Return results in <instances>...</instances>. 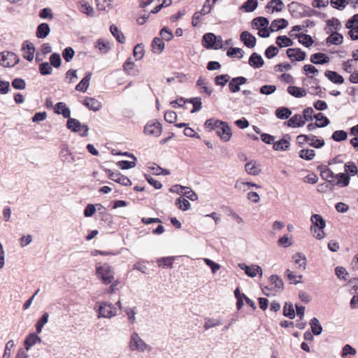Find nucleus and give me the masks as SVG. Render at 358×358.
<instances>
[{
    "label": "nucleus",
    "mask_w": 358,
    "mask_h": 358,
    "mask_svg": "<svg viewBox=\"0 0 358 358\" xmlns=\"http://www.w3.org/2000/svg\"><path fill=\"white\" fill-rule=\"evenodd\" d=\"M96 273L103 284L109 285L114 280L115 271L108 263L96 266Z\"/></svg>",
    "instance_id": "f257e3e1"
},
{
    "label": "nucleus",
    "mask_w": 358,
    "mask_h": 358,
    "mask_svg": "<svg viewBox=\"0 0 358 358\" xmlns=\"http://www.w3.org/2000/svg\"><path fill=\"white\" fill-rule=\"evenodd\" d=\"M310 221L313 224L310 228L311 231L315 234L316 230H317L318 233L315 235V238L319 240L322 239L324 237L323 229L326 227V221L318 214L313 215L310 217Z\"/></svg>",
    "instance_id": "f03ea898"
},
{
    "label": "nucleus",
    "mask_w": 358,
    "mask_h": 358,
    "mask_svg": "<svg viewBox=\"0 0 358 358\" xmlns=\"http://www.w3.org/2000/svg\"><path fill=\"white\" fill-rule=\"evenodd\" d=\"M222 38L213 33L205 34L202 38V45L207 49L218 50L222 48Z\"/></svg>",
    "instance_id": "7ed1b4c3"
},
{
    "label": "nucleus",
    "mask_w": 358,
    "mask_h": 358,
    "mask_svg": "<svg viewBox=\"0 0 358 358\" xmlns=\"http://www.w3.org/2000/svg\"><path fill=\"white\" fill-rule=\"evenodd\" d=\"M129 348L131 351L144 352L145 350L150 351L151 347L146 344L140 337L138 334L134 332L131 334L129 343Z\"/></svg>",
    "instance_id": "20e7f679"
},
{
    "label": "nucleus",
    "mask_w": 358,
    "mask_h": 358,
    "mask_svg": "<svg viewBox=\"0 0 358 358\" xmlns=\"http://www.w3.org/2000/svg\"><path fill=\"white\" fill-rule=\"evenodd\" d=\"M66 127L73 132L78 133L81 136H88L89 127L81 124L77 119L70 117L67 120Z\"/></svg>",
    "instance_id": "39448f33"
},
{
    "label": "nucleus",
    "mask_w": 358,
    "mask_h": 358,
    "mask_svg": "<svg viewBox=\"0 0 358 358\" xmlns=\"http://www.w3.org/2000/svg\"><path fill=\"white\" fill-rule=\"evenodd\" d=\"M99 317L110 318L117 313L115 307L110 303L101 302L98 308Z\"/></svg>",
    "instance_id": "423d86ee"
},
{
    "label": "nucleus",
    "mask_w": 358,
    "mask_h": 358,
    "mask_svg": "<svg viewBox=\"0 0 358 358\" xmlns=\"http://www.w3.org/2000/svg\"><path fill=\"white\" fill-rule=\"evenodd\" d=\"M19 62L18 57L11 52H3L0 53V65L4 67H12Z\"/></svg>",
    "instance_id": "0eeeda50"
},
{
    "label": "nucleus",
    "mask_w": 358,
    "mask_h": 358,
    "mask_svg": "<svg viewBox=\"0 0 358 358\" xmlns=\"http://www.w3.org/2000/svg\"><path fill=\"white\" fill-rule=\"evenodd\" d=\"M219 127L217 129V134L224 142H228L231 138L232 133L229 125L226 122H219Z\"/></svg>",
    "instance_id": "6e6552de"
},
{
    "label": "nucleus",
    "mask_w": 358,
    "mask_h": 358,
    "mask_svg": "<svg viewBox=\"0 0 358 358\" xmlns=\"http://www.w3.org/2000/svg\"><path fill=\"white\" fill-rule=\"evenodd\" d=\"M105 171L108 174V178L111 180L121 184L124 186H130L131 185V180L125 176H123L120 172H113L110 169H105Z\"/></svg>",
    "instance_id": "1a4fd4ad"
},
{
    "label": "nucleus",
    "mask_w": 358,
    "mask_h": 358,
    "mask_svg": "<svg viewBox=\"0 0 358 358\" xmlns=\"http://www.w3.org/2000/svg\"><path fill=\"white\" fill-rule=\"evenodd\" d=\"M176 100L178 102V106L180 107H182L186 103L192 104L193 108L191 110L192 113H196V112L200 110L201 108L202 103H201V99L200 97H194V98L186 99L181 97Z\"/></svg>",
    "instance_id": "9d476101"
},
{
    "label": "nucleus",
    "mask_w": 358,
    "mask_h": 358,
    "mask_svg": "<svg viewBox=\"0 0 358 358\" xmlns=\"http://www.w3.org/2000/svg\"><path fill=\"white\" fill-rule=\"evenodd\" d=\"M59 158L63 163L71 164L76 162V157L68 148L67 145L64 144L62 145L61 150L59 152Z\"/></svg>",
    "instance_id": "9b49d317"
},
{
    "label": "nucleus",
    "mask_w": 358,
    "mask_h": 358,
    "mask_svg": "<svg viewBox=\"0 0 358 358\" xmlns=\"http://www.w3.org/2000/svg\"><path fill=\"white\" fill-rule=\"evenodd\" d=\"M144 133L147 135L159 136L162 133V125L159 122H148L144 127Z\"/></svg>",
    "instance_id": "f8f14e48"
},
{
    "label": "nucleus",
    "mask_w": 358,
    "mask_h": 358,
    "mask_svg": "<svg viewBox=\"0 0 358 358\" xmlns=\"http://www.w3.org/2000/svg\"><path fill=\"white\" fill-rule=\"evenodd\" d=\"M241 269L243 270L245 273L250 277L254 278L257 274L262 275V269L259 266L253 265L252 266H248L245 263L238 264Z\"/></svg>",
    "instance_id": "ddd939ff"
},
{
    "label": "nucleus",
    "mask_w": 358,
    "mask_h": 358,
    "mask_svg": "<svg viewBox=\"0 0 358 358\" xmlns=\"http://www.w3.org/2000/svg\"><path fill=\"white\" fill-rule=\"evenodd\" d=\"M287 55L292 61H303L306 57V52L299 48H289Z\"/></svg>",
    "instance_id": "4468645a"
},
{
    "label": "nucleus",
    "mask_w": 358,
    "mask_h": 358,
    "mask_svg": "<svg viewBox=\"0 0 358 358\" xmlns=\"http://www.w3.org/2000/svg\"><path fill=\"white\" fill-rule=\"evenodd\" d=\"M240 39L249 48H252L255 46V37L247 31H243L241 34Z\"/></svg>",
    "instance_id": "2eb2a0df"
},
{
    "label": "nucleus",
    "mask_w": 358,
    "mask_h": 358,
    "mask_svg": "<svg viewBox=\"0 0 358 358\" xmlns=\"http://www.w3.org/2000/svg\"><path fill=\"white\" fill-rule=\"evenodd\" d=\"M23 57L28 61H32L34 57L35 48L31 43L26 41L22 46Z\"/></svg>",
    "instance_id": "dca6fc26"
},
{
    "label": "nucleus",
    "mask_w": 358,
    "mask_h": 358,
    "mask_svg": "<svg viewBox=\"0 0 358 358\" xmlns=\"http://www.w3.org/2000/svg\"><path fill=\"white\" fill-rule=\"evenodd\" d=\"M350 178L348 173H340L336 174L333 186L338 185L341 187H347L349 185Z\"/></svg>",
    "instance_id": "f3484780"
},
{
    "label": "nucleus",
    "mask_w": 358,
    "mask_h": 358,
    "mask_svg": "<svg viewBox=\"0 0 358 358\" xmlns=\"http://www.w3.org/2000/svg\"><path fill=\"white\" fill-rule=\"evenodd\" d=\"M285 124L289 127L296 128L303 126L305 124V120H303L301 115L295 114L291 117L288 121L285 122Z\"/></svg>",
    "instance_id": "a211bd4d"
},
{
    "label": "nucleus",
    "mask_w": 358,
    "mask_h": 358,
    "mask_svg": "<svg viewBox=\"0 0 358 358\" xmlns=\"http://www.w3.org/2000/svg\"><path fill=\"white\" fill-rule=\"evenodd\" d=\"M54 112L58 115H62L64 118H68V120L71 117V110L64 102L56 103L54 108Z\"/></svg>",
    "instance_id": "6ab92c4d"
},
{
    "label": "nucleus",
    "mask_w": 358,
    "mask_h": 358,
    "mask_svg": "<svg viewBox=\"0 0 358 358\" xmlns=\"http://www.w3.org/2000/svg\"><path fill=\"white\" fill-rule=\"evenodd\" d=\"M289 139L290 137L288 134L283 136L282 139L277 142L273 143V148L275 150H281V151H285L287 150L289 147Z\"/></svg>",
    "instance_id": "aec40b11"
},
{
    "label": "nucleus",
    "mask_w": 358,
    "mask_h": 358,
    "mask_svg": "<svg viewBox=\"0 0 358 358\" xmlns=\"http://www.w3.org/2000/svg\"><path fill=\"white\" fill-rule=\"evenodd\" d=\"M136 66L135 62L131 57H129L123 64V69L127 74L134 76L138 73Z\"/></svg>",
    "instance_id": "412c9836"
},
{
    "label": "nucleus",
    "mask_w": 358,
    "mask_h": 358,
    "mask_svg": "<svg viewBox=\"0 0 358 358\" xmlns=\"http://www.w3.org/2000/svg\"><path fill=\"white\" fill-rule=\"evenodd\" d=\"M330 61L329 57L324 53H315L310 57V62L315 64H327Z\"/></svg>",
    "instance_id": "4be33fe9"
},
{
    "label": "nucleus",
    "mask_w": 358,
    "mask_h": 358,
    "mask_svg": "<svg viewBox=\"0 0 358 358\" xmlns=\"http://www.w3.org/2000/svg\"><path fill=\"white\" fill-rule=\"evenodd\" d=\"M83 104L90 110L97 111L101 108V103L96 99L91 97H87L83 100Z\"/></svg>",
    "instance_id": "5701e85b"
},
{
    "label": "nucleus",
    "mask_w": 358,
    "mask_h": 358,
    "mask_svg": "<svg viewBox=\"0 0 358 358\" xmlns=\"http://www.w3.org/2000/svg\"><path fill=\"white\" fill-rule=\"evenodd\" d=\"M320 176L324 180H327L328 182L333 186L336 174H334L330 169L327 166H324L320 170Z\"/></svg>",
    "instance_id": "b1692460"
},
{
    "label": "nucleus",
    "mask_w": 358,
    "mask_h": 358,
    "mask_svg": "<svg viewBox=\"0 0 358 358\" xmlns=\"http://www.w3.org/2000/svg\"><path fill=\"white\" fill-rule=\"evenodd\" d=\"M248 63L253 68L259 69L264 65V60L261 55L254 52L250 57Z\"/></svg>",
    "instance_id": "393cba45"
},
{
    "label": "nucleus",
    "mask_w": 358,
    "mask_h": 358,
    "mask_svg": "<svg viewBox=\"0 0 358 358\" xmlns=\"http://www.w3.org/2000/svg\"><path fill=\"white\" fill-rule=\"evenodd\" d=\"M284 4L281 0H271L268 2L266 8L268 12L273 13L274 11H281L283 9Z\"/></svg>",
    "instance_id": "a878e982"
},
{
    "label": "nucleus",
    "mask_w": 358,
    "mask_h": 358,
    "mask_svg": "<svg viewBox=\"0 0 358 358\" xmlns=\"http://www.w3.org/2000/svg\"><path fill=\"white\" fill-rule=\"evenodd\" d=\"M50 32V29L47 23L40 24L36 29V35L38 38H45Z\"/></svg>",
    "instance_id": "bb28decb"
},
{
    "label": "nucleus",
    "mask_w": 358,
    "mask_h": 358,
    "mask_svg": "<svg viewBox=\"0 0 358 358\" xmlns=\"http://www.w3.org/2000/svg\"><path fill=\"white\" fill-rule=\"evenodd\" d=\"M288 24V22L286 20L283 18L275 20L271 22L270 26L271 31H277L280 29L285 28Z\"/></svg>",
    "instance_id": "cd10ccee"
},
{
    "label": "nucleus",
    "mask_w": 358,
    "mask_h": 358,
    "mask_svg": "<svg viewBox=\"0 0 358 358\" xmlns=\"http://www.w3.org/2000/svg\"><path fill=\"white\" fill-rule=\"evenodd\" d=\"M325 76L335 84H341L343 83V78L336 71H327L325 72Z\"/></svg>",
    "instance_id": "c85d7f7f"
},
{
    "label": "nucleus",
    "mask_w": 358,
    "mask_h": 358,
    "mask_svg": "<svg viewBox=\"0 0 358 358\" xmlns=\"http://www.w3.org/2000/svg\"><path fill=\"white\" fill-rule=\"evenodd\" d=\"M164 46L165 44L162 38L156 37L153 39L152 43V48L154 53H161L164 50Z\"/></svg>",
    "instance_id": "c756f323"
},
{
    "label": "nucleus",
    "mask_w": 358,
    "mask_h": 358,
    "mask_svg": "<svg viewBox=\"0 0 358 358\" xmlns=\"http://www.w3.org/2000/svg\"><path fill=\"white\" fill-rule=\"evenodd\" d=\"M309 324L313 335L318 336L322 332V327L316 317H313L310 320Z\"/></svg>",
    "instance_id": "7c9ffc66"
},
{
    "label": "nucleus",
    "mask_w": 358,
    "mask_h": 358,
    "mask_svg": "<svg viewBox=\"0 0 358 358\" xmlns=\"http://www.w3.org/2000/svg\"><path fill=\"white\" fill-rule=\"evenodd\" d=\"M269 281L274 286L276 291H282L284 289V283L281 278L277 275H272L269 278Z\"/></svg>",
    "instance_id": "2f4dec72"
},
{
    "label": "nucleus",
    "mask_w": 358,
    "mask_h": 358,
    "mask_svg": "<svg viewBox=\"0 0 358 358\" xmlns=\"http://www.w3.org/2000/svg\"><path fill=\"white\" fill-rule=\"evenodd\" d=\"M276 117L280 120H287L292 115V111L287 107H280L275 110Z\"/></svg>",
    "instance_id": "473e14b6"
},
{
    "label": "nucleus",
    "mask_w": 358,
    "mask_h": 358,
    "mask_svg": "<svg viewBox=\"0 0 358 358\" xmlns=\"http://www.w3.org/2000/svg\"><path fill=\"white\" fill-rule=\"evenodd\" d=\"M343 37L341 34L334 32L327 38L326 41L327 43L340 45L343 43Z\"/></svg>",
    "instance_id": "72a5a7b5"
},
{
    "label": "nucleus",
    "mask_w": 358,
    "mask_h": 358,
    "mask_svg": "<svg viewBox=\"0 0 358 358\" xmlns=\"http://www.w3.org/2000/svg\"><path fill=\"white\" fill-rule=\"evenodd\" d=\"M257 0H247L241 6V9L247 13L254 11L257 7Z\"/></svg>",
    "instance_id": "f704fd0d"
},
{
    "label": "nucleus",
    "mask_w": 358,
    "mask_h": 358,
    "mask_svg": "<svg viewBox=\"0 0 358 358\" xmlns=\"http://www.w3.org/2000/svg\"><path fill=\"white\" fill-rule=\"evenodd\" d=\"M252 27L257 29L267 27L268 25V20L264 17H258L252 20Z\"/></svg>",
    "instance_id": "c9c22d12"
},
{
    "label": "nucleus",
    "mask_w": 358,
    "mask_h": 358,
    "mask_svg": "<svg viewBox=\"0 0 358 358\" xmlns=\"http://www.w3.org/2000/svg\"><path fill=\"white\" fill-rule=\"evenodd\" d=\"M80 4V11L90 17L94 15V8L87 2L81 0L79 1Z\"/></svg>",
    "instance_id": "e433bc0d"
},
{
    "label": "nucleus",
    "mask_w": 358,
    "mask_h": 358,
    "mask_svg": "<svg viewBox=\"0 0 358 358\" xmlns=\"http://www.w3.org/2000/svg\"><path fill=\"white\" fill-rule=\"evenodd\" d=\"M283 315L289 318L294 319L296 316L293 304L291 302H286L283 307Z\"/></svg>",
    "instance_id": "4c0bfd02"
},
{
    "label": "nucleus",
    "mask_w": 358,
    "mask_h": 358,
    "mask_svg": "<svg viewBox=\"0 0 358 358\" xmlns=\"http://www.w3.org/2000/svg\"><path fill=\"white\" fill-rule=\"evenodd\" d=\"M313 117L316 120V122H317L320 128L325 127L330 123L329 120L322 113L314 115Z\"/></svg>",
    "instance_id": "58836bf2"
},
{
    "label": "nucleus",
    "mask_w": 358,
    "mask_h": 358,
    "mask_svg": "<svg viewBox=\"0 0 358 358\" xmlns=\"http://www.w3.org/2000/svg\"><path fill=\"white\" fill-rule=\"evenodd\" d=\"M174 259V257H161L157 260V262L159 267L172 268Z\"/></svg>",
    "instance_id": "ea45409f"
},
{
    "label": "nucleus",
    "mask_w": 358,
    "mask_h": 358,
    "mask_svg": "<svg viewBox=\"0 0 358 358\" xmlns=\"http://www.w3.org/2000/svg\"><path fill=\"white\" fill-rule=\"evenodd\" d=\"M247 79L245 77H237L233 78L229 83V90H239V86L246 83Z\"/></svg>",
    "instance_id": "a19ab883"
},
{
    "label": "nucleus",
    "mask_w": 358,
    "mask_h": 358,
    "mask_svg": "<svg viewBox=\"0 0 358 358\" xmlns=\"http://www.w3.org/2000/svg\"><path fill=\"white\" fill-rule=\"evenodd\" d=\"M245 169L248 174L252 176H257L261 171L260 169H259V167L256 166L255 163L252 162V161L248 162L245 165Z\"/></svg>",
    "instance_id": "79ce46f5"
},
{
    "label": "nucleus",
    "mask_w": 358,
    "mask_h": 358,
    "mask_svg": "<svg viewBox=\"0 0 358 358\" xmlns=\"http://www.w3.org/2000/svg\"><path fill=\"white\" fill-rule=\"evenodd\" d=\"M91 77L92 73L87 72L82 80L76 85V90H87L90 85Z\"/></svg>",
    "instance_id": "37998d69"
},
{
    "label": "nucleus",
    "mask_w": 358,
    "mask_h": 358,
    "mask_svg": "<svg viewBox=\"0 0 358 358\" xmlns=\"http://www.w3.org/2000/svg\"><path fill=\"white\" fill-rule=\"evenodd\" d=\"M49 315L48 313H44L41 318L36 324V331L40 334L42 331L43 326L48 322Z\"/></svg>",
    "instance_id": "c03bdc74"
},
{
    "label": "nucleus",
    "mask_w": 358,
    "mask_h": 358,
    "mask_svg": "<svg viewBox=\"0 0 358 358\" xmlns=\"http://www.w3.org/2000/svg\"><path fill=\"white\" fill-rule=\"evenodd\" d=\"M110 29L111 34L115 37L119 43H124L125 42L124 36L115 25L112 24L110 27Z\"/></svg>",
    "instance_id": "a18cd8bd"
},
{
    "label": "nucleus",
    "mask_w": 358,
    "mask_h": 358,
    "mask_svg": "<svg viewBox=\"0 0 358 358\" xmlns=\"http://www.w3.org/2000/svg\"><path fill=\"white\" fill-rule=\"evenodd\" d=\"M296 36L299 38V42L307 48L311 46L313 43V40L310 35L300 34Z\"/></svg>",
    "instance_id": "49530a36"
},
{
    "label": "nucleus",
    "mask_w": 358,
    "mask_h": 358,
    "mask_svg": "<svg viewBox=\"0 0 358 358\" xmlns=\"http://www.w3.org/2000/svg\"><path fill=\"white\" fill-rule=\"evenodd\" d=\"M276 43L280 48H283L292 45L293 42L287 36H280L276 38Z\"/></svg>",
    "instance_id": "de8ad7c7"
},
{
    "label": "nucleus",
    "mask_w": 358,
    "mask_h": 358,
    "mask_svg": "<svg viewBox=\"0 0 358 358\" xmlns=\"http://www.w3.org/2000/svg\"><path fill=\"white\" fill-rule=\"evenodd\" d=\"M95 46L101 53H106L110 49V45L108 41L103 39H99L96 41Z\"/></svg>",
    "instance_id": "09e8293b"
},
{
    "label": "nucleus",
    "mask_w": 358,
    "mask_h": 358,
    "mask_svg": "<svg viewBox=\"0 0 358 358\" xmlns=\"http://www.w3.org/2000/svg\"><path fill=\"white\" fill-rule=\"evenodd\" d=\"M315 156V152L313 150L303 149L299 152V157L305 160H312Z\"/></svg>",
    "instance_id": "8fccbe9b"
},
{
    "label": "nucleus",
    "mask_w": 358,
    "mask_h": 358,
    "mask_svg": "<svg viewBox=\"0 0 358 358\" xmlns=\"http://www.w3.org/2000/svg\"><path fill=\"white\" fill-rule=\"evenodd\" d=\"M347 137L348 134L346 131L343 130L335 131L331 136V138L337 142L345 141L347 138Z\"/></svg>",
    "instance_id": "3c124183"
},
{
    "label": "nucleus",
    "mask_w": 358,
    "mask_h": 358,
    "mask_svg": "<svg viewBox=\"0 0 358 358\" xmlns=\"http://www.w3.org/2000/svg\"><path fill=\"white\" fill-rule=\"evenodd\" d=\"M220 324H222V321L220 320L214 318H206L205 320V324L203 327L206 330H208L212 327H215Z\"/></svg>",
    "instance_id": "603ef678"
},
{
    "label": "nucleus",
    "mask_w": 358,
    "mask_h": 358,
    "mask_svg": "<svg viewBox=\"0 0 358 358\" xmlns=\"http://www.w3.org/2000/svg\"><path fill=\"white\" fill-rule=\"evenodd\" d=\"M35 337L36 333H31L26 337L24 341V345L26 350H29L31 347L36 344Z\"/></svg>",
    "instance_id": "864d4df0"
},
{
    "label": "nucleus",
    "mask_w": 358,
    "mask_h": 358,
    "mask_svg": "<svg viewBox=\"0 0 358 358\" xmlns=\"http://www.w3.org/2000/svg\"><path fill=\"white\" fill-rule=\"evenodd\" d=\"M96 6L99 10H106L111 8L112 0H96Z\"/></svg>",
    "instance_id": "5fc2aeb1"
},
{
    "label": "nucleus",
    "mask_w": 358,
    "mask_h": 358,
    "mask_svg": "<svg viewBox=\"0 0 358 358\" xmlns=\"http://www.w3.org/2000/svg\"><path fill=\"white\" fill-rule=\"evenodd\" d=\"M133 55L135 57L136 60H140L143 58L144 55V49L142 44H137L133 50Z\"/></svg>",
    "instance_id": "6e6d98bb"
},
{
    "label": "nucleus",
    "mask_w": 358,
    "mask_h": 358,
    "mask_svg": "<svg viewBox=\"0 0 358 358\" xmlns=\"http://www.w3.org/2000/svg\"><path fill=\"white\" fill-rule=\"evenodd\" d=\"M227 55L228 57L242 58L243 57V51L239 48H231L228 50Z\"/></svg>",
    "instance_id": "4d7b16f0"
},
{
    "label": "nucleus",
    "mask_w": 358,
    "mask_h": 358,
    "mask_svg": "<svg viewBox=\"0 0 358 358\" xmlns=\"http://www.w3.org/2000/svg\"><path fill=\"white\" fill-rule=\"evenodd\" d=\"M295 264H298L299 267L305 268L306 264V259L305 255L301 253H296L293 256Z\"/></svg>",
    "instance_id": "13d9d810"
},
{
    "label": "nucleus",
    "mask_w": 358,
    "mask_h": 358,
    "mask_svg": "<svg viewBox=\"0 0 358 358\" xmlns=\"http://www.w3.org/2000/svg\"><path fill=\"white\" fill-rule=\"evenodd\" d=\"M217 0H206L203 6V8L200 10V12L206 15L210 13L213 5L215 3Z\"/></svg>",
    "instance_id": "bf43d9fd"
},
{
    "label": "nucleus",
    "mask_w": 358,
    "mask_h": 358,
    "mask_svg": "<svg viewBox=\"0 0 358 358\" xmlns=\"http://www.w3.org/2000/svg\"><path fill=\"white\" fill-rule=\"evenodd\" d=\"M176 205L182 210H187L190 207V203L185 199L179 197L176 199Z\"/></svg>",
    "instance_id": "052dcab7"
},
{
    "label": "nucleus",
    "mask_w": 358,
    "mask_h": 358,
    "mask_svg": "<svg viewBox=\"0 0 358 358\" xmlns=\"http://www.w3.org/2000/svg\"><path fill=\"white\" fill-rule=\"evenodd\" d=\"M345 173H350L352 176L357 174V167L354 162H350L344 166Z\"/></svg>",
    "instance_id": "680f3d73"
},
{
    "label": "nucleus",
    "mask_w": 358,
    "mask_h": 358,
    "mask_svg": "<svg viewBox=\"0 0 358 358\" xmlns=\"http://www.w3.org/2000/svg\"><path fill=\"white\" fill-rule=\"evenodd\" d=\"M136 164V161H127V160H122L117 162L118 166H120L122 169H129L134 167Z\"/></svg>",
    "instance_id": "e2e57ef3"
},
{
    "label": "nucleus",
    "mask_w": 358,
    "mask_h": 358,
    "mask_svg": "<svg viewBox=\"0 0 358 358\" xmlns=\"http://www.w3.org/2000/svg\"><path fill=\"white\" fill-rule=\"evenodd\" d=\"M203 261L205 264L210 268L212 273L214 274L216 273L217 271L220 268V265L219 264L213 262L210 259L205 258Z\"/></svg>",
    "instance_id": "0e129e2a"
},
{
    "label": "nucleus",
    "mask_w": 358,
    "mask_h": 358,
    "mask_svg": "<svg viewBox=\"0 0 358 358\" xmlns=\"http://www.w3.org/2000/svg\"><path fill=\"white\" fill-rule=\"evenodd\" d=\"M160 35L162 40H166L167 41H171L173 38L172 31L166 27L160 31Z\"/></svg>",
    "instance_id": "69168bd1"
},
{
    "label": "nucleus",
    "mask_w": 358,
    "mask_h": 358,
    "mask_svg": "<svg viewBox=\"0 0 358 358\" xmlns=\"http://www.w3.org/2000/svg\"><path fill=\"white\" fill-rule=\"evenodd\" d=\"M356 354V350L355 348H353L351 345H350L349 344H346L344 345V347L343 348V350H342V354H341V357L345 358L348 355H355Z\"/></svg>",
    "instance_id": "338daca9"
},
{
    "label": "nucleus",
    "mask_w": 358,
    "mask_h": 358,
    "mask_svg": "<svg viewBox=\"0 0 358 358\" xmlns=\"http://www.w3.org/2000/svg\"><path fill=\"white\" fill-rule=\"evenodd\" d=\"M184 196L191 201H196L198 199L197 194L190 187H184Z\"/></svg>",
    "instance_id": "774afa93"
}]
</instances>
